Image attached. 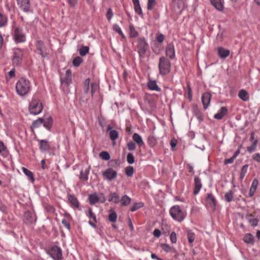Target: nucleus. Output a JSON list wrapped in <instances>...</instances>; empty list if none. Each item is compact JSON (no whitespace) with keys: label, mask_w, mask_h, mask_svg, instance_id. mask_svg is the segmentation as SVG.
Returning a JSON list of instances; mask_svg holds the SVG:
<instances>
[{"label":"nucleus","mask_w":260,"mask_h":260,"mask_svg":"<svg viewBox=\"0 0 260 260\" xmlns=\"http://www.w3.org/2000/svg\"><path fill=\"white\" fill-rule=\"evenodd\" d=\"M30 89V82L26 78H21L16 83V92L20 96H24L27 94Z\"/></svg>","instance_id":"f257e3e1"},{"label":"nucleus","mask_w":260,"mask_h":260,"mask_svg":"<svg viewBox=\"0 0 260 260\" xmlns=\"http://www.w3.org/2000/svg\"><path fill=\"white\" fill-rule=\"evenodd\" d=\"M12 29L13 39L16 43H21L25 42L26 35L21 26L16 25L15 22L13 21Z\"/></svg>","instance_id":"f03ea898"},{"label":"nucleus","mask_w":260,"mask_h":260,"mask_svg":"<svg viewBox=\"0 0 260 260\" xmlns=\"http://www.w3.org/2000/svg\"><path fill=\"white\" fill-rule=\"evenodd\" d=\"M159 73L162 76L168 74L171 71V62L165 57H160L158 63Z\"/></svg>","instance_id":"7ed1b4c3"},{"label":"nucleus","mask_w":260,"mask_h":260,"mask_svg":"<svg viewBox=\"0 0 260 260\" xmlns=\"http://www.w3.org/2000/svg\"><path fill=\"white\" fill-rule=\"evenodd\" d=\"M169 212L172 218L178 222L182 221L185 217L184 213L178 205L172 206L170 208Z\"/></svg>","instance_id":"20e7f679"},{"label":"nucleus","mask_w":260,"mask_h":260,"mask_svg":"<svg viewBox=\"0 0 260 260\" xmlns=\"http://www.w3.org/2000/svg\"><path fill=\"white\" fill-rule=\"evenodd\" d=\"M28 110L31 114H39L43 110V105L40 100L33 98L29 103Z\"/></svg>","instance_id":"39448f33"},{"label":"nucleus","mask_w":260,"mask_h":260,"mask_svg":"<svg viewBox=\"0 0 260 260\" xmlns=\"http://www.w3.org/2000/svg\"><path fill=\"white\" fill-rule=\"evenodd\" d=\"M148 46V43L144 37H140L138 39L137 49L140 58H144Z\"/></svg>","instance_id":"423d86ee"},{"label":"nucleus","mask_w":260,"mask_h":260,"mask_svg":"<svg viewBox=\"0 0 260 260\" xmlns=\"http://www.w3.org/2000/svg\"><path fill=\"white\" fill-rule=\"evenodd\" d=\"M47 253L54 260H60L62 258L61 249L57 246H54L49 249Z\"/></svg>","instance_id":"0eeeda50"},{"label":"nucleus","mask_w":260,"mask_h":260,"mask_svg":"<svg viewBox=\"0 0 260 260\" xmlns=\"http://www.w3.org/2000/svg\"><path fill=\"white\" fill-rule=\"evenodd\" d=\"M88 200L91 205H94L99 202L101 203H105L106 199L102 193H100L99 196L96 193H94L88 196Z\"/></svg>","instance_id":"6e6552de"},{"label":"nucleus","mask_w":260,"mask_h":260,"mask_svg":"<svg viewBox=\"0 0 260 260\" xmlns=\"http://www.w3.org/2000/svg\"><path fill=\"white\" fill-rule=\"evenodd\" d=\"M22 55L21 49L19 48L14 49V56L12 59L13 64L16 66L19 65L21 61Z\"/></svg>","instance_id":"1a4fd4ad"},{"label":"nucleus","mask_w":260,"mask_h":260,"mask_svg":"<svg viewBox=\"0 0 260 260\" xmlns=\"http://www.w3.org/2000/svg\"><path fill=\"white\" fill-rule=\"evenodd\" d=\"M19 7L25 12L30 11L29 0H17Z\"/></svg>","instance_id":"9d476101"},{"label":"nucleus","mask_w":260,"mask_h":260,"mask_svg":"<svg viewBox=\"0 0 260 260\" xmlns=\"http://www.w3.org/2000/svg\"><path fill=\"white\" fill-rule=\"evenodd\" d=\"M24 221L27 224H31L36 221L35 216L30 212L26 211L24 214Z\"/></svg>","instance_id":"9b49d317"},{"label":"nucleus","mask_w":260,"mask_h":260,"mask_svg":"<svg viewBox=\"0 0 260 260\" xmlns=\"http://www.w3.org/2000/svg\"><path fill=\"white\" fill-rule=\"evenodd\" d=\"M103 175L106 179L111 181L117 176V173L113 169L109 168L103 172Z\"/></svg>","instance_id":"f8f14e48"},{"label":"nucleus","mask_w":260,"mask_h":260,"mask_svg":"<svg viewBox=\"0 0 260 260\" xmlns=\"http://www.w3.org/2000/svg\"><path fill=\"white\" fill-rule=\"evenodd\" d=\"M166 54L170 59H173L175 57V51L173 44H168L166 49Z\"/></svg>","instance_id":"ddd939ff"},{"label":"nucleus","mask_w":260,"mask_h":260,"mask_svg":"<svg viewBox=\"0 0 260 260\" xmlns=\"http://www.w3.org/2000/svg\"><path fill=\"white\" fill-rule=\"evenodd\" d=\"M39 149L42 152H46L50 148V144L46 140H40L38 141Z\"/></svg>","instance_id":"4468645a"},{"label":"nucleus","mask_w":260,"mask_h":260,"mask_svg":"<svg viewBox=\"0 0 260 260\" xmlns=\"http://www.w3.org/2000/svg\"><path fill=\"white\" fill-rule=\"evenodd\" d=\"M211 99V95L209 92H205L203 94L202 96V102L204 108L206 109L210 104Z\"/></svg>","instance_id":"2eb2a0df"},{"label":"nucleus","mask_w":260,"mask_h":260,"mask_svg":"<svg viewBox=\"0 0 260 260\" xmlns=\"http://www.w3.org/2000/svg\"><path fill=\"white\" fill-rule=\"evenodd\" d=\"M228 110L226 107H222L220 110L214 115V118L216 119H221L224 116L227 115Z\"/></svg>","instance_id":"dca6fc26"},{"label":"nucleus","mask_w":260,"mask_h":260,"mask_svg":"<svg viewBox=\"0 0 260 260\" xmlns=\"http://www.w3.org/2000/svg\"><path fill=\"white\" fill-rule=\"evenodd\" d=\"M61 83H65L67 85H70L72 82V72L70 70H67L66 72V76L60 79Z\"/></svg>","instance_id":"f3484780"},{"label":"nucleus","mask_w":260,"mask_h":260,"mask_svg":"<svg viewBox=\"0 0 260 260\" xmlns=\"http://www.w3.org/2000/svg\"><path fill=\"white\" fill-rule=\"evenodd\" d=\"M206 201L210 206L214 209L216 205V200L212 193H208Z\"/></svg>","instance_id":"a211bd4d"},{"label":"nucleus","mask_w":260,"mask_h":260,"mask_svg":"<svg viewBox=\"0 0 260 260\" xmlns=\"http://www.w3.org/2000/svg\"><path fill=\"white\" fill-rule=\"evenodd\" d=\"M107 132H109V136L111 140L114 141L118 137V132L115 129H112V127L110 125L107 126Z\"/></svg>","instance_id":"6ab92c4d"},{"label":"nucleus","mask_w":260,"mask_h":260,"mask_svg":"<svg viewBox=\"0 0 260 260\" xmlns=\"http://www.w3.org/2000/svg\"><path fill=\"white\" fill-rule=\"evenodd\" d=\"M194 184H195V186H194V191H193V193L195 195H196L199 193V192H200V191L202 187L201 181L199 177H195Z\"/></svg>","instance_id":"aec40b11"},{"label":"nucleus","mask_w":260,"mask_h":260,"mask_svg":"<svg viewBox=\"0 0 260 260\" xmlns=\"http://www.w3.org/2000/svg\"><path fill=\"white\" fill-rule=\"evenodd\" d=\"M217 50L218 55L221 58H225L230 55V52L228 49L220 47L218 48Z\"/></svg>","instance_id":"412c9836"},{"label":"nucleus","mask_w":260,"mask_h":260,"mask_svg":"<svg viewBox=\"0 0 260 260\" xmlns=\"http://www.w3.org/2000/svg\"><path fill=\"white\" fill-rule=\"evenodd\" d=\"M258 184V180L257 179H254L252 181V185L250 188L249 195L250 197H252L254 196V194L256 190Z\"/></svg>","instance_id":"4be33fe9"},{"label":"nucleus","mask_w":260,"mask_h":260,"mask_svg":"<svg viewBox=\"0 0 260 260\" xmlns=\"http://www.w3.org/2000/svg\"><path fill=\"white\" fill-rule=\"evenodd\" d=\"M148 87L151 90L160 91V88L157 85L156 82L154 80H149L148 82Z\"/></svg>","instance_id":"5701e85b"},{"label":"nucleus","mask_w":260,"mask_h":260,"mask_svg":"<svg viewBox=\"0 0 260 260\" xmlns=\"http://www.w3.org/2000/svg\"><path fill=\"white\" fill-rule=\"evenodd\" d=\"M108 201L110 202H113L114 204H117L119 202V196L116 192L111 193L109 195Z\"/></svg>","instance_id":"b1692460"},{"label":"nucleus","mask_w":260,"mask_h":260,"mask_svg":"<svg viewBox=\"0 0 260 260\" xmlns=\"http://www.w3.org/2000/svg\"><path fill=\"white\" fill-rule=\"evenodd\" d=\"M239 98L243 101H248L249 99V94L247 91L244 89H241L238 93Z\"/></svg>","instance_id":"393cba45"},{"label":"nucleus","mask_w":260,"mask_h":260,"mask_svg":"<svg viewBox=\"0 0 260 260\" xmlns=\"http://www.w3.org/2000/svg\"><path fill=\"white\" fill-rule=\"evenodd\" d=\"M133 140L135 141L139 147H141L144 145L143 140L141 136L138 133H134L133 135Z\"/></svg>","instance_id":"a878e982"},{"label":"nucleus","mask_w":260,"mask_h":260,"mask_svg":"<svg viewBox=\"0 0 260 260\" xmlns=\"http://www.w3.org/2000/svg\"><path fill=\"white\" fill-rule=\"evenodd\" d=\"M212 5L218 11H222L224 8L221 0H210Z\"/></svg>","instance_id":"bb28decb"},{"label":"nucleus","mask_w":260,"mask_h":260,"mask_svg":"<svg viewBox=\"0 0 260 260\" xmlns=\"http://www.w3.org/2000/svg\"><path fill=\"white\" fill-rule=\"evenodd\" d=\"M22 170L23 173L28 177V179L32 182L34 183L35 181V178L32 172L27 169L26 168L23 167Z\"/></svg>","instance_id":"cd10ccee"},{"label":"nucleus","mask_w":260,"mask_h":260,"mask_svg":"<svg viewBox=\"0 0 260 260\" xmlns=\"http://www.w3.org/2000/svg\"><path fill=\"white\" fill-rule=\"evenodd\" d=\"M135 12L140 15H142L143 13L139 0H132Z\"/></svg>","instance_id":"c85d7f7f"},{"label":"nucleus","mask_w":260,"mask_h":260,"mask_svg":"<svg viewBox=\"0 0 260 260\" xmlns=\"http://www.w3.org/2000/svg\"><path fill=\"white\" fill-rule=\"evenodd\" d=\"M52 123L53 120L51 116H49L47 118L45 119L44 120H43V125L48 130L50 129L52 125Z\"/></svg>","instance_id":"c756f323"},{"label":"nucleus","mask_w":260,"mask_h":260,"mask_svg":"<svg viewBox=\"0 0 260 260\" xmlns=\"http://www.w3.org/2000/svg\"><path fill=\"white\" fill-rule=\"evenodd\" d=\"M68 200L73 207L75 208H78L79 207L78 201L75 196L71 194L69 195Z\"/></svg>","instance_id":"7c9ffc66"},{"label":"nucleus","mask_w":260,"mask_h":260,"mask_svg":"<svg viewBox=\"0 0 260 260\" xmlns=\"http://www.w3.org/2000/svg\"><path fill=\"white\" fill-rule=\"evenodd\" d=\"M131 202V199L127 195L122 197L120 200V204L122 206H128Z\"/></svg>","instance_id":"2f4dec72"},{"label":"nucleus","mask_w":260,"mask_h":260,"mask_svg":"<svg viewBox=\"0 0 260 260\" xmlns=\"http://www.w3.org/2000/svg\"><path fill=\"white\" fill-rule=\"evenodd\" d=\"M148 145L151 147H154L157 143V139L153 134L150 135L148 138Z\"/></svg>","instance_id":"473e14b6"},{"label":"nucleus","mask_w":260,"mask_h":260,"mask_svg":"<svg viewBox=\"0 0 260 260\" xmlns=\"http://www.w3.org/2000/svg\"><path fill=\"white\" fill-rule=\"evenodd\" d=\"M89 170L86 169L84 171L81 170L80 174V179L82 181H87L88 179Z\"/></svg>","instance_id":"72a5a7b5"},{"label":"nucleus","mask_w":260,"mask_h":260,"mask_svg":"<svg viewBox=\"0 0 260 260\" xmlns=\"http://www.w3.org/2000/svg\"><path fill=\"white\" fill-rule=\"evenodd\" d=\"M7 17L0 12V28L5 26L7 25Z\"/></svg>","instance_id":"f704fd0d"},{"label":"nucleus","mask_w":260,"mask_h":260,"mask_svg":"<svg viewBox=\"0 0 260 260\" xmlns=\"http://www.w3.org/2000/svg\"><path fill=\"white\" fill-rule=\"evenodd\" d=\"M243 240L246 243H253L254 241V237L251 234H246L244 237Z\"/></svg>","instance_id":"c9c22d12"},{"label":"nucleus","mask_w":260,"mask_h":260,"mask_svg":"<svg viewBox=\"0 0 260 260\" xmlns=\"http://www.w3.org/2000/svg\"><path fill=\"white\" fill-rule=\"evenodd\" d=\"M234 197V191L232 190H229V191L225 192L224 195L225 200L228 202H231Z\"/></svg>","instance_id":"e433bc0d"},{"label":"nucleus","mask_w":260,"mask_h":260,"mask_svg":"<svg viewBox=\"0 0 260 260\" xmlns=\"http://www.w3.org/2000/svg\"><path fill=\"white\" fill-rule=\"evenodd\" d=\"M89 50L88 47L82 46L79 50V53L81 56H84L88 53Z\"/></svg>","instance_id":"4c0bfd02"},{"label":"nucleus","mask_w":260,"mask_h":260,"mask_svg":"<svg viewBox=\"0 0 260 260\" xmlns=\"http://www.w3.org/2000/svg\"><path fill=\"white\" fill-rule=\"evenodd\" d=\"M110 213L109 214V215L108 216V219H109V221L113 222H116L117 220V215L116 213L112 210H111L110 211Z\"/></svg>","instance_id":"58836bf2"},{"label":"nucleus","mask_w":260,"mask_h":260,"mask_svg":"<svg viewBox=\"0 0 260 260\" xmlns=\"http://www.w3.org/2000/svg\"><path fill=\"white\" fill-rule=\"evenodd\" d=\"M0 154L4 157L7 156L8 155L6 147L2 141H0Z\"/></svg>","instance_id":"ea45409f"},{"label":"nucleus","mask_w":260,"mask_h":260,"mask_svg":"<svg viewBox=\"0 0 260 260\" xmlns=\"http://www.w3.org/2000/svg\"><path fill=\"white\" fill-rule=\"evenodd\" d=\"M138 32L135 29V27L131 25L129 26V37L136 38L138 36Z\"/></svg>","instance_id":"a19ab883"},{"label":"nucleus","mask_w":260,"mask_h":260,"mask_svg":"<svg viewBox=\"0 0 260 260\" xmlns=\"http://www.w3.org/2000/svg\"><path fill=\"white\" fill-rule=\"evenodd\" d=\"M248 168V165H245L243 166V167L241 169V173H240V178L241 180H242L244 179V178L245 177V175L247 172Z\"/></svg>","instance_id":"79ce46f5"},{"label":"nucleus","mask_w":260,"mask_h":260,"mask_svg":"<svg viewBox=\"0 0 260 260\" xmlns=\"http://www.w3.org/2000/svg\"><path fill=\"white\" fill-rule=\"evenodd\" d=\"M90 79L87 78L84 82L83 90L85 93H87L89 90Z\"/></svg>","instance_id":"37998d69"},{"label":"nucleus","mask_w":260,"mask_h":260,"mask_svg":"<svg viewBox=\"0 0 260 260\" xmlns=\"http://www.w3.org/2000/svg\"><path fill=\"white\" fill-rule=\"evenodd\" d=\"M125 174L128 177H132L134 174V168L132 166H128L125 169Z\"/></svg>","instance_id":"c03bdc74"},{"label":"nucleus","mask_w":260,"mask_h":260,"mask_svg":"<svg viewBox=\"0 0 260 260\" xmlns=\"http://www.w3.org/2000/svg\"><path fill=\"white\" fill-rule=\"evenodd\" d=\"M144 206V204L142 202L136 203H135L131 208V211L132 212H134L138 209L142 208Z\"/></svg>","instance_id":"a18cd8bd"},{"label":"nucleus","mask_w":260,"mask_h":260,"mask_svg":"<svg viewBox=\"0 0 260 260\" xmlns=\"http://www.w3.org/2000/svg\"><path fill=\"white\" fill-rule=\"evenodd\" d=\"M257 144V140H255L253 141V144L251 146L247 147V151L249 153H252V152L254 151L256 149V146Z\"/></svg>","instance_id":"49530a36"},{"label":"nucleus","mask_w":260,"mask_h":260,"mask_svg":"<svg viewBox=\"0 0 260 260\" xmlns=\"http://www.w3.org/2000/svg\"><path fill=\"white\" fill-rule=\"evenodd\" d=\"M100 157L104 160H108L110 158L109 153L106 151H102L100 153Z\"/></svg>","instance_id":"de8ad7c7"},{"label":"nucleus","mask_w":260,"mask_h":260,"mask_svg":"<svg viewBox=\"0 0 260 260\" xmlns=\"http://www.w3.org/2000/svg\"><path fill=\"white\" fill-rule=\"evenodd\" d=\"M43 123V119L39 118L32 122V125L34 127H38Z\"/></svg>","instance_id":"09e8293b"},{"label":"nucleus","mask_w":260,"mask_h":260,"mask_svg":"<svg viewBox=\"0 0 260 260\" xmlns=\"http://www.w3.org/2000/svg\"><path fill=\"white\" fill-rule=\"evenodd\" d=\"M83 61V59L79 56L76 57L73 60V64L75 67H78Z\"/></svg>","instance_id":"8fccbe9b"},{"label":"nucleus","mask_w":260,"mask_h":260,"mask_svg":"<svg viewBox=\"0 0 260 260\" xmlns=\"http://www.w3.org/2000/svg\"><path fill=\"white\" fill-rule=\"evenodd\" d=\"M127 161L129 164H133L135 162V157L131 153H128L126 157Z\"/></svg>","instance_id":"3c124183"},{"label":"nucleus","mask_w":260,"mask_h":260,"mask_svg":"<svg viewBox=\"0 0 260 260\" xmlns=\"http://www.w3.org/2000/svg\"><path fill=\"white\" fill-rule=\"evenodd\" d=\"M156 2L155 0H148L147 3V9L151 10L155 6Z\"/></svg>","instance_id":"603ef678"},{"label":"nucleus","mask_w":260,"mask_h":260,"mask_svg":"<svg viewBox=\"0 0 260 260\" xmlns=\"http://www.w3.org/2000/svg\"><path fill=\"white\" fill-rule=\"evenodd\" d=\"M162 249L167 252L171 251L172 248L168 244H162L161 245Z\"/></svg>","instance_id":"864d4df0"},{"label":"nucleus","mask_w":260,"mask_h":260,"mask_svg":"<svg viewBox=\"0 0 260 260\" xmlns=\"http://www.w3.org/2000/svg\"><path fill=\"white\" fill-rule=\"evenodd\" d=\"M187 238L188 242L190 243H192L194 241L195 238L194 234L192 232H188L187 234Z\"/></svg>","instance_id":"5fc2aeb1"},{"label":"nucleus","mask_w":260,"mask_h":260,"mask_svg":"<svg viewBox=\"0 0 260 260\" xmlns=\"http://www.w3.org/2000/svg\"><path fill=\"white\" fill-rule=\"evenodd\" d=\"M170 239L172 243H176L177 242V235L175 232H173L171 233Z\"/></svg>","instance_id":"6e6d98bb"},{"label":"nucleus","mask_w":260,"mask_h":260,"mask_svg":"<svg viewBox=\"0 0 260 260\" xmlns=\"http://www.w3.org/2000/svg\"><path fill=\"white\" fill-rule=\"evenodd\" d=\"M79 0H67L69 6L71 8H74L77 5Z\"/></svg>","instance_id":"4d7b16f0"},{"label":"nucleus","mask_w":260,"mask_h":260,"mask_svg":"<svg viewBox=\"0 0 260 260\" xmlns=\"http://www.w3.org/2000/svg\"><path fill=\"white\" fill-rule=\"evenodd\" d=\"M37 51L45 48L44 43L42 41H38L36 43Z\"/></svg>","instance_id":"13d9d810"},{"label":"nucleus","mask_w":260,"mask_h":260,"mask_svg":"<svg viewBox=\"0 0 260 260\" xmlns=\"http://www.w3.org/2000/svg\"><path fill=\"white\" fill-rule=\"evenodd\" d=\"M127 145L129 150H134L136 149V144L133 141L129 142Z\"/></svg>","instance_id":"bf43d9fd"},{"label":"nucleus","mask_w":260,"mask_h":260,"mask_svg":"<svg viewBox=\"0 0 260 260\" xmlns=\"http://www.w3.org/2000/svg\"><path fill=\"white\" fill-rule=\"evenodd\" d=\"M113 16V13L112 10L111 8H109L108 10V11L106 14V17H107V19L109 21H110L111 19H112Z\"/></svg>","instance_id":"052dcab7"},{"label":"nucleus","mask_w":260,"mask_h":260,"mask_svg":"<svg viewBox=\"0 0 260 260\" xmlns=\"http://www.w3.org/2000/svg\"><path fill=\"white\" fill-rule=\"evenodd\" d=\"M37 52H38V53L42 57H44V58L46 57L48 55V54L45 51V48L41 50H39Z\"/></svg>","instance_id":"680f3d73"},{"label":"nucleus","mask_w":260,"mask_h":260,"mask_svg":"<svg viewBox=\"0 0 260 260\" xmlns=\"http://www.w3.org/2000/svg\"><path fill=\"white\" fill-rule=\"evenodd\" d=\"M61 223H62V224L64 225V226L66 229H67L68 230H70V224L68 222L67 219H64V218L62 219V220H61Z\"/></svg>","instance_id":"e2e57ef3"},{"label":"nucleus","mask_w":260,"mask_h":260,"mask_svg":"<svg viewBox=\"0 0 260 260\" xmlns=\"http://www.w3.org/2000/svg\"><path fill=\"white\" fill-rule=\"evenodd\" d=\"M88 217L92 218L95 222H96V216L95 214L92 212V209H89L88 210Z\"/></svg>","instance_id":"0e129e2a"},{"label":"nucleus","mask_w":260,"mask_h":260,"mask_svg":"<svg viewBox=\"0 0 260 260\" xmlns=\"http://www.w3.org/2000/svg\"><path fill=\"white\" fill-rule=\"evenodd\" d=\"M156 39L158 42L162 43L164 40L165 37L162 34H160L156 36Z\"/></svg>","instance_id":"69168bd1"},{"label":"nucleus","mask_w":260,"mask_h":260,"mask_svg":"<svg viewBox=\"0 0 260 260\" xmlns=\"http://www.w3.org/2000/svg\"><path fill=\"white\" fill-rule=\"evenodd\" d=\"M113 30L115 32H116L118 34H119L120 32H121L122 31L121 28L117 24H114L113 26Z\"/></svg>","instance_id":"338daca9"},{"label":"nucleus","mask_w":260,"mask_h":260,"mask_svg":"<svg viewBox=\"0 0 260 260\" xmlns=\"http://www.w3.org/2000/svg\"><path fill=\"white\" fill-rule=\"evenodd\" d=\"M249 222L253 227L256 226L258 225V220L255 218L250 219Z\"/></svg>","instance_id":"774afa93"}]
</instances>
